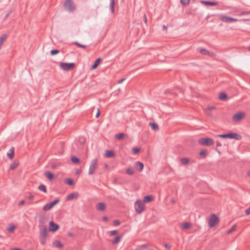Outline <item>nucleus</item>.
I'll return each mask as SVG.
<instances>
[{
  "mask_svg": "<svg viewBox=\"0 0 250 250\" xmlns=\"http://www.w3.org/2000/svg\"><path fill=\"white\" fill-rule=\"evenodd\" d=\"M63 6L65 9L70 12H73L76 9V6L72 0H65Z\"/></svg>",
  "mask_w": 250,
  "mask_h": 250,
  "instance_id": "obj_1",
  "label": "nucleus"
},
{
  "mask_svg": "<svg viewBox=\"0 0 250 250\" xmlns=\"http://www.w3.org/2000/svg\"><path fill=\"white\" fill-rule=\"evenodd\" d=\"M198 143L204 146H210L214 144V141L210 138H202L199 140Z\"/></svg>",
  "mask_w": 250,
  "mask_h": 250,
  "instance_id": "obj_2",
  "label": "nucleus"
},
{
  "mask_svg": "<svg viewBox=\"0 0 250 250\" xmlns=\"http://www.w3.org/2000/svg\"><path fill=\"white\" fill-rule=\"evenodd\" d=\"M135 208L138 214L142 213L145 208L144 203L141 200L136 201L135 203Z\"/></svg>",
  "mask_w": 250,
  "mask_h": 250,
  "instance_id": "obj_3",
  "label": "nucleus"
},
{
  "mask_svg": "<svg viewBox=\"0 0 250 250\" xmlns=\"http://www.w3.org/2000/svg\"><path fill=\"white\" fill-rule=\"evenodd\" d=\"M75 63L73 62L66 63V62H60V67L64 71H69L73 69L75 67Z\"/></svg>",
  "mask_w": 250,
  "mask_h": 250,
  "instance_id": "obj_4",
  "label": "nucleus"
},
{
  "mask_svg": "<svg viewBox=\"0 0 250 250\" xmlns=\"http://www.w3.org/2000/svg\"><path fill=\"white\" fill-rule=\"evenodd\" d=\"M60 202V199L57 198L54 200L53 201L48 203L45 204L42 208V209L45 211H48L51 209L55 205L58 204Z\"/></svg>",
  "mask_w": 250,
  "mask_h": 250,
  "instance_id": "obj_5",
  "label": "nucleus"
},
{
  "mask_svg": "<svg viewBox=\"0 0 250 250\" xmlns=\"http://www.w3.org/2000/svg\"><path fill=\"white\" fill-rule=\"evenodd\" d=\"M97 167V159H93L91 162V164L90 165L89 170H88V174L92 175L94 174L95 169Z\"/></svg>",
  "mask_w": 250,
  "mask_h": 250,
  "instance_id": "obj_6",
  "label": "nucleus"
},
{
  "mask_svg": "<svg viewBox=\"0 0 250 250\" xmlns=\"http://www.w3.org/2000/svg\"><path fill=\"white\" fill-rule=\"evenodd\" d=\"M219 219L215 214H212L208 221V225L210 227H213L216 224L218 223Z\"/></svg>",
  "mask_w": 250,
  "mask_h": 250,
  "instance_id": "obj_7",
  "label": "nucleus"
},
{
  "mask_svg": "<svg viewBox=\"0 0 250 250\" xmlns=\"http://www.w3.org/2000/svg\"><path fill=\"white\" fill-rule=\"evenodd\" d=\"M245 116V113L243 112H239L234 114L232 117L233 121L234 122H238L242 120Z\"/></svg>",
  "mask_w": 250,
  "mask_h": 250,
  "instance_id": "obj_8",
  "label": "nucleus"
},
{
  "mask_svg": "<svg viewBox=\"0 0 250 250\" xmlns=\"http://www.w3.org/2000/svg\"><path fill=\"white\" fill-rule=\"evenodd\" d=\"M59 229V226L53 221L49 222V230L52 232H55Z\"/></svg>",
  "mask_w": 250,
  "mask_h": 250,
  "instance_id": "obj_9",
  "label": "nucleus"
},
{
  "mask_svg": "<svg viewBox=\"0 0 250 250\" xmlns=\"http://www.w3.org/2000/svg\"><path fill=\"white\" fill-rule=\"evenodd\" d=\"M228 136L229 139H234L236 140H240L241 139V136L236 133H228Z\"/></svg>",
  "mask_w": 250,
  "mask_h": 250,
  "instance_id": "obj_10",
  "label": "nucleus"
},
{
  "mask_svg": "<svg viewBox=\"0 0 250 250\" xmlns=\"http://www.w3.org/2000/svg\"><path fill=\"white\" fill-rule=\"evenodd\" d=\"M221 20L224 22H230L237 21L238 20L236 19L232 18L231 17H227V16H222L221 18Z\"/></svg>",
  "mask_w": 250,
  "mask_h": 250,
  "instance_id": "obj_11",
  "label": "nucleus"
},
{
  "mask_svg": "<svg viewBox=\"0 0 250 250\" xmlns=\"http://www.w3.org/2000/svg\"><path fill=\"white\" fill-rule=\"evenodd\" d=\"M48 236V229L46 227H43L40 229V237L46 238Z\"/></svg>",
  "mask_w": 250,
  "mask_h": 250,
  "instance_id": "obj_12",
  "label": "nucleus"
},
{
  "mask_svg": "<svg viewBox=\"0 0 250 250\" xmlns=\"http://www.w3.org/2000/svg\"><path fill=\"white\" fill-rule=\"evenodd\" d=\"M79 196V193L78 192H73L67 195L66 200L67 201L72 200L75 199H77Z\"/></svg>",
  "mask_w": 250,
  "mask_h": 250,
  "instance_id": "obj_13",
  "label": "nucleus"
},
{
  "mask_svg": "<svg viewBox=\"0 0 250 250\" xmlns=\"http://www.w3.org/2000/svg\"><path fill=\"white\" fill-rule=\"evenodd\" d=\"M200 52L202 54L204 55H208V56H211V57L214 56V53L213 52H210L208 50L206 49H204V48L201 49L200 50Z\"/></svg>",
  "mask_w": 250,
  "mask_h": 250,
  "instance_id": "obj_14",
  "label": "nucleus"
},
{
  "mask_svg": "<svg viewBox=\"0 0 250 250\" xmlns=\"http://www.w3.org/2000/svg\"><path fill=\"white\" fill-rule=\"evenodd\" d=\"M96 209L98 210L103 211L105 209V204L103 202L99 203L96 205Z\"/></svg>",
  "mask_w": 250,
  "mask_h": 250,
  "instance_id": "obj_15",
  "label": "nucleus"
},
{
  "mask_svg": "<svg viewBox=\"0 0 250 250\" xmlns=\"http://www.w3.org/2000/svg\"><path fill=\"white\" fill-rule=\"evenodd\" d=\"M135 167L136 169L139 171H142L144 168V164L140 162H137L135 164Z\"/></svg>",
  "mask_w": 250,
  "mask_h": 250,
  "instance_id": "obj_16",
  "label": "nucleus"
},
{
  "mask_svg": "<svg viewBox=\"0 0 250 250\" xmlns=\"http://www.w3.org/2000/svg\"><path fill=\"white\" fill-rule=\"evenodd\" d=\"M201 2L203 4H205L207 6H216L217 4V2H212V1H204L202 0L201 1Z\"/></svg>",
  "mask_w": 250,
  "mask_h": 250,
  "instance_id": "obj_17",
  "label": "nucleus"
},
{
  "mask_svg": "<svg viewBox=\"0 0 250 250\" xmlns=\"http://www.w3.org/2000/svg\"><path fill=\"white\" fill-rule=\"evenodd\" d=\"M14 151H15L14 147H11V148L10 149V152H8L7 154V156L10 160H12L14 157Z\"/></svg>",
  "mask_w": 250,
  "mask_h": 250,
  "instance_id": "obj_18",
  "label": "nucleus"
},
{
  "mask_svg": "<svg viewBox=\"0 0 250 250\" xmlns=\"http://www.w3.org/2000/svg\"><path fill=\"white\" fill-rule=\"evenodd\" d=\"M105 156L108 158H112L114 156V153L112 150H106L105 151Z\"/></svg>",
  "mask_w": 250,
  "mask_h": 250,
  "instance_id": "obj_19",
  "label": "nucleus"
},
{
  "mask_svg": "<svg viewBox=\"0 0 250 250\" xmlns=\"http://www.w3.org/2000/svg\"><path fill=\"white\" fill-rule=\"evenodd\" d=\"M44 175L50 181L52 180L54 177V174L48 171L45 172Z\"/></svg>",
  "mask_w": 250,
  "mask_h": 250,
  "instance_id": "obj_20",
  "label": "nucleus"
},
{
  "mask_svg": "<svg viewBox=\"0 0 250 250\" xmlns=\"http://www.w3.org/2000/svg\"><path fill=\"white\" fill-rule=\"evenodd\" d=\"M191 226V224L188 222H184L181 224V227L183 229H188Z\"/></svg>",
  "mask_w": 250,
  "mask_h": 250,
  "instance_id": "obj_21",
  "label": "nucleus"
},
{
  "mask_svg": "<svg viewBox=\"0 0 250 250\" xmlns=\"http://www.w3.org/2000/svg\"><path fill=\"white\" fill-rule=\"evenodd\" d=\"M101 62V58H99L97 59H96L94 63L92 65L91 69H96L98 67V65L99 64V63H100Z\"/></svg>",
  "mask_w": 250,
  "mask_h": 250,
  "instance_id": "obj_22",
  "label": "nucleus"
},
{
  "mask_svg": "<svg viewBox=\"0 0 250 250\" xmlns=\"http://www.w3.org/2000/svg\"><path fill=\"white\" fill-rule=\"evenodd\" d=\"M153 200V197L151 195H147L144 198V203H149L152 201Z\"/></svg>",
  "mask_w": 250,
  "mask_h": 250,
  "instance_id": "obj_23",
  "label": "nucleus"
},
{
  "mask_svg": "<svg viewBox=\"0 0 250 250\" xmlns=\"http://www.w3.org/2000/svg\"><path fill=\"white\" fill-rule=\"evenodd\" d=\"M53 246L58 248H62L63 247V245L60 241H55L53 242Z\"/></svg>",
  "mask_w": 250,
  "mask_h": 250,
  "instance_id": "obj_24",
  "label": "nucleus"
},
{
  "mask_svg": "<svg viewBox=\"0 0 250 250\" xmlns=\"http://www.w3.org/2000/svg\"><path fill=\"white\" fill-rule=\"evenodd\" d=\"M7 38V35L4 34L2 35L0 37V47L1 48V45L5 41V40Z\"/></svg>",
  "mask_w": 250,
  "mask_h": 250,
  "instance_id": "obj_25",
  "label": "nucleus"
},
{
  "mask_svg": "<svg viewBox=\"0 0 250 250\" xmlns=\"http://www.w3.org/2000/svg\"><path fill=\"white\" fill-rule=\"evenodd\" d=\"M227 97H228L227 95L225 93H224V92L220 93L219 96V99L221 100H222V101H225L226 100H227Z\"/></svg>",
  "mask_w": 250,
  "mask_h": 250,
  "instance_id": "obj_26",
  "label": "nucleus"
},
{
  "mask_svg": "<svg viewBox=\"0 0 250 250\" xmlns=\"http://www.w3.org/2000/svg\"><path fill=\"white\" fill-rule=\"evenodd\" d=\"M115 0H110V9L112 13L114 12Z\"/></svg>",
  "mask_w": 250,
  "mask_h": 250,
  "instance_id": "obj_27",
  "label": "nucleus"
},
{
  "mask_svg": "<svg viewBox=\"0 0 250 250\" xmlns=\"http://www.w3.org/2000/svg\"><path fill=\"white\" fill-rule=\"evenodd\" d=\"M149 125L151 126V128L155 131L159 129L158 125L155 123L150 122L149 123Z\"/></svg>",
  "mask_w": 250,
  "mask_h": 250,
  "instance_id": "obj_28",
  "label": "nucleus"
},
{
  "mask_svg": "<svg viewBox=\"0 0 250 250\" xmlns=\"http://www.w3.org/2000/svg\"><path fill=\"white\" fill-rule=\"evenodd\" d=\"M126 136V134L124 133H120L118 134H116L115 136V138L119 139V140H122L123 139L125 136Z\"/></svg>",
  "mask_w": 250,
  "mask_h": 250,
  "instance_id": "obj_29",
  "label": "nucleus"
},
{
  "mask_svg": "<svg viewBox=\"0 0 250 250\" xmlns=\"http://www.w3.org/2000/svg\"><path fill=\"white\" fill-rule=\"evenodd\" d=\"M38 188L39 190H40L41 191H43L44 193H46L47 192L46 188L45 186L44 185H40L38 187Z\"/></svg>",
  "mask_w": 250,
  "mask_h": 250,
  "instance_id": "obj_30",
  "label": "nucleus"
},
{
  "mask_svg": "<svg viewBox=\"0 0 250 250\" xmlns=\"http://www.w3.org/2000/svg\"><path fill=\"white\" fill-rule=\"evenodd\" d=\"M121 238H122V237L120 236H116L114 238V239L112 240V243L113 244H115L119 243L121 241Z\"/></svg>",
  "mask_w": 250,
  "mask_h": 250,
  "instance_id": "obj_31",
  "label": "nucleus"
},
{
  "mask_svg": "<svg viewBox=\"0 0 250 250\" xmlns=\"http://www.w3.org/2000/svg\"><path fill=\"white\" fill-rule=\"evenodd\" d=\"M200 156L203 158H206L207 155V151L205 149L202 150L199 153Z\"/></svg>",
  "mask_w": 250,
  "mask_h": 250,
  "instance_id": "obj_32",
  "label": "nucleus"
},
{
  "mask_svg": "<svg viewBox=\"0 0 250 250\" xmlns=\"http://www.w3.org/2000/svg\"><path fill=\"white\" fill-rule=\"evenodd\" d=\"M19 165V163L18 162H16V161H14L11 165H10V169L11 170H14V169H15L17 166H18Z\"/></svg>",
  "mask_w": 250,
  "mask_h": 250,
  "instance_id": "obj_33",
  "label": "nucleus"
},
{
  "mask_svg": "<svg viewBox=\"0 0 250 250\" xmlns=\"http://www.w3.org/2000/svg\"><path fill=\"white\" fill-rule=\"evenodd\" d=\"M65 183L66 184H67L68 185H70V186H72L74 184L73 180L70 178L66 179L65 180Z\"/></svg>",
  "mask_w": 250,
  "mask_h": 250,
  "instance_id": "obj_34",
  "label": "nucleus"
},
{
  "mask_svg": "<svg viewBox=\"0 0 250 250\" xmlns=\"http://www.w3.org/2000/svg\"><path fill=\"white\" fill-rule=\"evenodd\" d=\"M71 160L74 164H78L80 162L79 159L76 156L72 157Z\"/></svg>",
  "mask_w": 250,
  "mask_h": 250,
  "instance_id": "obj_35",
  "label": "nucleus"
},
{
  "mask_svg": "<svg viewBox=\"0 0 250 250\" xmlns=\"http://www.w3.org/2000/svg\"><path fill=\"white\" fill-rule=\"evenodd\" d=\"M15 229V225H14L13 224H11V226L9 228H7V230L9 232L12 233L14 231Z\"/></svg>",
  "mask_w": 250,
  "mask_h": 250,
  "instance_id": "obj_36",
  "label": "nucleus"
},
{
  "mask_svg": "<svg viewBox=\"0 0 250 250\" xmlns=\"http://www.w3.org/2000/svg\"><path fill=\"white\" fill-rule=\"evenodd\" d=\"M140 150H141V149L140 148H138V147H133L132 149V152L134 154H136L138 152H139L140 151Z\"/></svg>",
  "mask_w": 250,
  "mask_h": 250,
  "instance_id": "obj_37",
  "label": "nucleus"
},
{
  "mask_svg": "<svg viewBox=\"0 0 250 250\" xmlns=\"http://www.w3.org/2000/svg\"><path fill=\"white\" fill-rule=\"evenodd\" d=\"M46 238L40 237V241L42 245H45L46 244Z\"/></svg>",
  "mask_w": 250,
  "mask_h": 250,
  "instance_id": "obj_38",
  "label": "nucleus"
},
{
  "mask_svg": "<svg viewBox=\"0 0 250 250\" xmlns=\"http://www.w3.org/2000/svg\"><path fill=\"white\" fill-rule=\"evenodd\" d=\"M181 163L183 165H186L189 162V159L187 158H183L181 159Z\"/></svg>",
  "mask_w": 250,
  "mask_h": 250,
  "instance_id": "obj_39",
  "label": "nucleus"
},
{
  "mask_svg": "<svg viewBox=\"0 0 250 250\" xmlns=\"http://www.w3.org/2000/svg\"><path fill=\"white\" fill-rule=\"evenodd\" d=\"M180 2L183 5L186 6L189 3L190 0H180Z\"/></svg>",
  "mask_w": 250,
  "mask_h": 250,
  "instance_id": "obj_40",
  "label": "nucleus"
},
{
  "mask_svg": "<svg viewBox=\"0 0 250 250\" xmlns=\"http://www.w3.org/2000/svg\"><path fill=\"white\" fill-rule=\"evenodd\" d=\"M236 225H234L231 228V229L228 231L227 233L230 234V233H232L236 229Z\"/></svg>",
  "mask_w": 250,
  "mask_h": 250,
  "instance_id": "obj_41",
  "label": "nucleus"
},
{
  "mask_svg": "<svg viewBox=\"0 0 250 250\" xmlns=\"http://www.w3.org/2000/svg\"><path fill=\"white\" fill-rule=\"evenodd\" d=\"M73 44H75L78 47H81V48H83V49H85L86 48V45L80 44V43H79L77 42H74Z\"/></svg>",
  "mask_w": 250,
  "mask_h": 250,
  "instance_id": "obj_42",
  "label": "nucleus"
},
{
  "mask_svg": "<svg viewBox=\"0 0 250 250\" xmlns=\"http://www.w3.org/2000/svg\"><path fill=\"white\" fill-rule=\"evenodd\" d=\"M126 172L127 174L132 175L134 174V171L131 168H128L126 169Z\"/></svg>",
  "mask_w": 250,
  "mask_h": 250,
  "instance_id": "obj_43",
  "label": "nucleus"
},
{
  "mask_svg": "<svg viewBox=\"0 0 250 250\" xmlns=\"http://www.w3.org/2000/svg\"><path fill=\"white\" fill-rule=\"evenodd\" d=\"M59 53V50L57 49H53L50 51L51 55H55Z\"/></svg>",
  "mask_w": 250,
  "mask_h": 250,
  "instance_id": "obj_44",
  "label": "nucleus"
},
{
  "mask_svg": "<svg viewBox=\"0 0 250 250\" xmlns=\"http://www.w3.org/2000/svg\"><path fill=\"white\" fill-rule=\"evenodd\" d=\"M216 137L222 138H228V134H218L216 135Z\"/></svg>",
  "mask_w": 250,
  "mask_h": 250,
  "instance_id": "obj_45",
  "label": "nucleus"
},
{
  "mask_svg": "<svg viewBox=\"0 0 250 250\" xmlns=\"http://www.w3.org/2000/svg\"><path fill=\"white\" fill-rule=\"evenodd\" d=\"M120 222L118 220H114L113 222V225L115 226L120 225Z\"/></svg>",
  "mask_w": 250,
  "mask_h": 250,
  "instance_id": "obj_46",
  "label": "nucleus"
},
{
  "mask_svg": "<svg viewBox=\"0 0 250 250\" xmlns=\"http://www.w3.org/2000/svg\"><path fill=\"white\" fill-rule=\"evenodd\" d=\"M29 196L27 197V198H28V199L30 200H32L34 199V196L31 194V193H29Z\"/></svg>",
  "mask_w": 250,
  "mask_h": 250,
  "instance_id": "obj_47",
  "label": "nucleus"
},
{
  "mask_svg": "<svg viewBox=\"0 0 250 250\" xmlns=\"http://www.w3.org/2000/svg\"><path fill=\"white\" fill-rule=\"evenodd\" d=\"M117 232H118V231L116 230H112V231H110V234L111 235H114L116 234Z\"/></svg>",
  "mask_w": 250,
  "mask_h": 250,
  "instance_id": "obj_48",
  "label": "nucleus"
},
{
  "mask_svg": "<svg viewBox=\"0 0 250 250\" xmlns=\"http://www.w3.org/2000/svg\"><path fill=\"white\" fill-rule=\"evenodd\" d=\"M245 213L247 215H249L250 214V207L246 209Z\"/></svg>",
  "mask_w": 250,
  "mask_h": 250,
  "instance_id": "obj_49",
  "label": "nucleus"
},
{
  "mask_svg": "<svg viewBox=\"0 0 250 250\" xmlns=\"http://www.w3.org/2000/svg\"><path fill=\"white\" fill-rule=\"evenodd\" d=\"M165 247L167 250H169L171 248V246L170 244H165Z\"/></svg>",
  "mask_w": 250,
  "mask_h": 250,
  "instance_id": "obj_50",
  "label": "nucleus"
},
{
  "mask_svg": "<svg viewBox=\"0 0 250 250\" xmlns=\"http://www.w3.org/2000/svg\"><path fill=\"white\" fill-rule=\"evenodd\" d=\"M125 79H126V78H123V79H121L119 80L118 81L117 83H118V84L122 83L124 81H125Z\"/></svg>",
  "mask_w": 250,
  "mask_h": 250,
  "instance_id": "obj_51",
  "label": "nucleus"
},
{
  "mask_svg": "<svg viewBox=\"0 0 250 250\" xmlns=\"http://www.w3.org/2000/svg\"><path fill=\"white\" fill-rule=\"evenodd\" d=\"M143 19L145 22L147 24V18L146 14H144L143 16Z\"/></svg>",
  "mask_w": 250,
  "mask_h": 250,
  "instance_id": "obj_52",
  "label": "nucleus"
},
{
  "mask_svg": "<svg viewBox=\"0 0 250 250\" xmlns=\"http://www.w3.org/2000/svg\"><path fill=\"white\" fill-rule=\"evenodd\" d=\"M250 14V11H245V12H243L241 13V15H248V14Z\"/></svg>",
  "mask_w": 250,
  "mask_h": 250,
  "instance_id": "obj_53",
  "label": "nucleus"
},
{
  "mask_svg": "<svg viewBox=\"0 0 250 250\" xmlns=\"http://www.w3.org/2000/svg\"><path fill=\"white\" fill-rule=\"evenodd\" d=\"M100 115V110L98 109L97 110V112L95 116L96 118H98L99 117Z\"/></svg>",
  "mask_w": 250,
  "mask_h": 250,
  "instance_id": "obj_54",
  "label": "nucleus"
},
{
  "mask_svg": "<svg viewBox=\"0 0 250 250\" xmlns=\"http://www.w3.org/2000/svg\"><path fill=\"white\" fill-rule=\"evenodd\" d=\"M216 145L217 146H221L222 144L219 141H216Z\"/></svg>",
  "mask_w": 250,
  "mask_h": 250,
  "instance_id": "obj_55",
  "label": "nucleus"
},
{
  "mask_svg": "<svg viewBox=\"0 0 250 250\" xmlns=\"http://www.w3.org/2000/svg\"><path fill=\"white\" fill-rule=\"evenodd\" d=\"M24 204V200H21V201L19 203L18 205H19V206H21V205H23Z\"/></svg>",
  "mask_w": 250,
  "mask_h": 250,
  "instance_id": "obj_56",
  "label": "nucleus"
},
{
  "mask_svg": "<svg viewBox=\"0 0 250 250\" xmlns=\"http://www.w3.org/2000/svg\"><path fill=\"white\" fill-rule=\"evenodd\" d=\"M215 107L214 106H209L208 107V109L210 111H211L213 109H214Z\"/></svg>",
  "mask_w": 250,
  "mask_h": 250,
  "instance_id": "obj_57",
  "label": "nucleus"
},
{
  "mask_svg": "<svg viewBox=\"0 0 250 250\" xmlns=\"http://www.w3.org/2000/svg\"><path fill=\"white\" fill-rule=\"evenodd\" d=\"M107 220H108V218H107V217H106V216H104V217H103V220L104 221H107Z\"/></svg>",
  "mask_w": 250,
  "mask_h": 250,
  "instance_id": "obj_58",
  "label": "nucleus"
},
{
  "mask_svg": "<svg viewBox=\"0 0 250 250\" xmlns=\"http://www.w3.org/2000/svg\"><path fill=\"white\" fill-rule=\"evenodd\" d=\"M10 12H9L8 13H7V14L6 15V16H5V19H6L7 18H8V17H9V15H10Z\"/></svg>",
  "mask_w": 250,
  "mask_h": 250,
  "instance_id": "obj_59",
  "label": "nucleus"
},
{
  "mask_svg": "<svg viewBox=\"0 0 250 250\" xmlns=\"http://www.w3.org/2000/svg\"><path fill=\"white\" fill-rule=\"evenodd\" d=\"M167 29V26H166V25H163V29L164 30H166Z\"/></svg>",
  "mask_w": 250,
  "mask_h": 250,
  "instance_id": "obj_60",
  "label": "nucleus"
},
{
  "mask_svg": "<svg viewBox=\"0 0 250 250\" xmlns=\"http://www.w3.org/2000/svg\"><path fill=\"white\" fill-rule=\"evenodd\" d=\"M12 250H21L20 249H19V248H15V249H12Z\"/></svg>",
  "mask_w": 250,
  "mask_h": 250,
  "instance_id": "obj_61",
  "label": "nucleus"
},
{
  "mask_svg": "<svg viewBox=\"0 0 250 250\" xmlns=\"http://www.w3.org/2000/svg\"><path fill=\"white\" fill-rule=\"evenodd\" d=\"M171 203H173V204L175 203V200H174V199H172V200H171Z\"/></svg>",
  "mask_w": 250,
  "mask_h": 250,
  "instance_id": "obj_62",
  "label": "nucleus"
},
{
  "mask_svg": "<svg viewBox=\"0 0 250 250\" xmlns=\"http://www.w3.org/2000/svg\"><path fill=\"white\" fill-rule=\"evenodd\" d=\"M68 235L71 236H72V234L71 233H69Z\"/></svg>",
  "mask_w": 250,
  "mask_h": 250,
  "instance_id": "obj_63",
  "label": "nucleus"
},
{
  "mask_svg": "<svg viewBox=\"0 0 250 250\" xmlns=\"http://www.w3.org/2000/svg\"><path fill=\"white\" fill-rule=\"evenodd\" d=\"M249 50L250 51V46L249 47Z\"/></svg>",
  "mask_w": 250,
  "mask_h": 250,
  "instance_id": "obj_64",
  "label": "nucleus"
}]
</instances>
